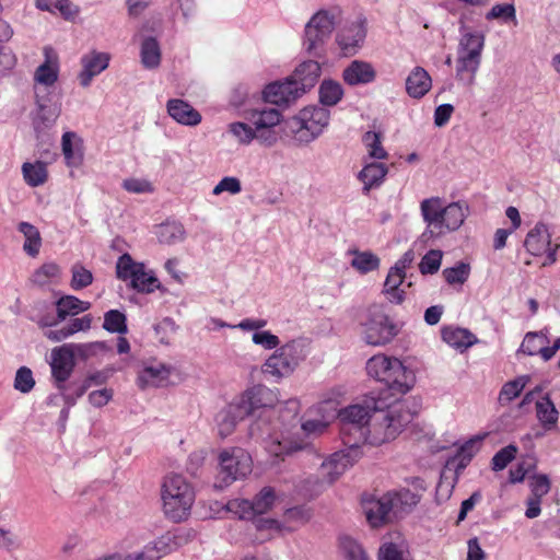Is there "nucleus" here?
I'll use <instances>...</instances> for the list:
<instances>
[{
  "label": "nucleus",
  "instance_id": "obj_1",
  "mask_svg": "<svg viewBox=\"0 0 560 560\" xmlns=\"http://www.w3.org/2000/svg\"><path fill=\"white\" fill-rule=\"evenodd\" d=\"M326 424L319 420H308L300 425L299 404L290 400L279 409L277 421L270 425L261 418L250 425V435L261 439L266 450L273 456L289 455L303 448L300 431L315 433L323 431Z\"/></svg>",
  "mask_w": 560,
  "mask_h": 560
},
{
  "label": "nucleus",
  "instance_id": "obj_2",
  "mask_svg": "<svg viewBox=\"0 0 560 560\" xmlns=\"http://www.w3.org/2000/svg\"><path fill=\"white\" fill-rule=\"evenodd\" d=\"M387 397L368 395L362 404L350 405L338 412L339 433L342 443L350 450L358 448L365 440L366 424L372 418V410L388 407Z\"/></svg>",
  "mask_w": 560,
  "mask_h": 560
},
{
  "label": "nucleus",
  "instance_id": "obj_3",
  "mask_svg": "<svg viewBox=\"0 0 560 560\" xmlns=\"http://www.w3.org/2000/svg\"><path fill=\"white\" fill-rule=\"evenodd\" d=\"M366 372L370 376L385 384L384 389L373 393L375 396L387 397V401L396 398V395L408 393L416 382L412 370L406 368L397 358L385 354H376L369 359Z\"/></svg>",
  "mask_w": 560,
  "mask_h": 560
},
{
  "label": "nucleus",
  "instance_id": "obj_4",
  "mask_svg": "<svg viewBox=\"0 0 560 560\" xmlns=\"http://www.w3.org/2000/svg\"><path fill=\"white\" fill-rule=\"evenodd\" d=\"M389 406L384 409L372 410V423L365 431V440L362 444L380 446L395 440L404 428L413 419V413L405 402H398V398L388 400Z\"/></svg>",
  "mask_w": 560,
  "mask_h": 560
},
{
  "label": "nucleus",
  "instance_id": "obj_5",
  "mask_svg": "<svg viewBox=\"0 0 560 560\" xmlns=\"http://www.w3.org/2000/svg\"><path fill=\"white\" fill-rule=\"evenodd\" d=\"M460 37L457 45L456 78L471 85L481 65L486 36L482 32L472 31L460 22Z\"/></svg>",
  "mask_w": 560,
  "mask_h": 560
},
{
  "label": "nucleus",
  "instance_id": "obj_6",
  "mask_svg": "<svg viewBox=\"0 0 560 560\" xmlns=\"http://www.w3.org/2000/svg\"><path fill=\"white\" fill-rule=\"evenodd\" d=\"M162 501L164 514L173 522H182L189 514L195 492L185 477L171 474L162 485Z\"/></svg>",
  "mask_w": 560,
  "mask_h": 560
},
{
  "label": "nucleus",
  "instance_id": "obj_7",
  "mask_svg": "<svg viewBox=\"0 0 560 560\" xmlns=\"http://www.w3.org/2000/svg\"><path fill=\"white\" fill-rule=\"evenodd\" d=\"M308 342L293 339L280 346L262 365V372L280 380L290 376L308 355Z\"/></svg>",
  "mask_w": 560,
  "mask_h": 560
},
{
  "label": "nucleus",
  "instance_id": "obj_8",
  "mask_svg": "<svg viewBox=\"0 0 560 560\" xmlns=\"http://www.w3.org/2000/svg\"><path fill=\"white\" fill-rule=\"evenodd\" d=\"M362 338L371 346H385L389 343L397 335L398 327L389 318L383 305H370L361 320Z\"/></svg>",
  "mask_w": 560,
  "mask_h": 560
},
{
  "label": "nucleus",
  "instance_id": "obj_9",
  "mask_svg": "<svg viewBox=\"0 0 560 560\" xmlns=\"http://www.w3.org/2000/svg\"><path fill=\"white\" fill-rule=\"evenodd\" d=\"M219 471L214 487L224 489L252 471V457L241 447L223 450L219 455Z\"/></svg>",
  "mask_w": 560,
  "mask_h": 560
},
{
  "label": "nucleus",
  "instance_id": "obj_10",
  "mask_svg": "<svg viewBox=\"0 0 560 560\" xmlns=\"http://www.w3.org/2000/svg\"><path fill=\"white\" fill-rule=\"evenodd\" d=\"M335 16L328 11H318L305 25L303 47L313 57L320 58L335 30Z\"/></svg>",
  "mask_w": 560,
  "mask_h": 560
},
{
  "label": "nucleus",
  "instance_id": "obj_11",
  "mask_svg": "<svg viewBox=\"0 0 560 560\" xmlns=\"http://www.w3.org/2000/svg\"><path fill=\"white\" fill-rule=\"evenodd\" d=\"M116 276L139 293H152L161 288L159 279L152 270H147L143 262H137L129 254H122L116 264Z\"/></svg>",
  "mask_w": 560,
  "mask_h": 560
},
{
  "label": "nucleus",
  "instance_id": "obj_12",
  "mask_svg": "<svg viewBox=\"0 0 560 560\" xmlns=\"http://www.w3.org/2000/svg\"><path fill=\"white\" fill-rule=\"evenodd\" d=\"M329 117V110L324 107H305L292 118L290 128L300 142L308 143L322 133Z\"/></svg>",
  "mask_w": 560,
  "mask_h": 560
},
{
  "label": "nucleus",
  "instance_id": "obj_13",
  "mask_svg": "<svg viewBox=\"0 0 560 560\" xmlns=\"http://www.w3.org/2000/svg\"><path fill=\"white\" fill-rule=\"evenodd\" d=\"M36 110L32 114V125L39 133L51 128L61 113L60 97L52 91L43 92L35 88Z\"/></svg>",
  "mask_w": 560,
  "mask_h": 560
},
{
  "label": "nucleus",
  "instance_id": "obj_14",
  "mask_svg": "<svg viewBox=\"0 0 560 560\" xmlns=\"http://www.w3.org/2000/svg\"><path fill=\"white\" fill-rule=\"evenodd\" d=\"M72 345L66 343L51 350V376L59 390L66 389V382L71 376L75 366Z\"/></svg>",
  "mask_w": 560,
  "mask_h": 560
},
{
  "label": "nucleus",
  "instance_id": "obj_15",
  "mask_svg": "<svg viewBox=\"0 0 560 560\" xmlns=\"http://www.w3.org/2000/svg\"><path fill=\"white\" fill-rule=\"evenodd\" d=\"M420 211L424 223L427 224L425 231L421 237L428 241L433 237L442 236V221L444 205L441 198L431 197L423 199L420 203Z\"/></svg>",
  "mask_w": 560,
  "mask_h": 560
},
{
  "label": "nucleus",
  "instance_id": "obj_16",
  "mask_svg": "<svg viewBox=\"0 0 560 560\" xmlns=\"http://www.w3.org/2000/svg\"><path fill=\"white\" fill-rule=\"evenodd\" d=\"M302 94L288 77L283 81H276L266 85L262 91V98L266 103H270L280 107H287L294 103Z\"/></svg>",
  "mask_w": 560,
  "mask_h": 560
},
{
  "label": "nucleus",
  "instance_id": "obj_17",
  "mask_svg": "<svg viewBox=\"0 0 560 560\" xmlns=\"http://www.w3.org/2000/svg\"><path fill=\"white\" fill-rule=\"evenodd\" d=\"M271 392L264 386H255L246 390L238 400L234 401L240 411H245V418L254 415L257 409L271 405Z\"/></svg>",
  "mask_w": 560,
  "mask_h": 560
},
{
  "label": "nucleus",
  "instance_id": "obj_18",
  "mask_svg": "<svg viewBox=\"0 0 560 560\" xmlns=\"http://www.w3.org/2000/svg\"><path fill=\"white\" fill-rule=\"evenodd\" d=\"M342 79L350 86L365 85L376 79V71L370 62L357 59L343 69Z\"/></svg>",
  "mask_w": 560,
  "mask_h": 560
},
{
  "label": "nucleus",
  "instance_id": "obj_19",
  "mask_svg": "<svg viewBox=\"0 0 560 560\" xmlns=\"http://www.w3.org/2000/svg\"><path fill=\"white\" fill-rule=\"evenodd\" d=\"M167 114L184 126L195 127L201 122V114L188 102L180 98H171L166 104Z\"/></svg>",
  "mask_w": 560,
  "mask_h": 560
},
{
  "label": "nucleus",
  "instance_id": "obj_20",
  "mask_svg": "<svg viewBox=\"0 0 560 560\" xmlns=\"http://www.w3.org/2000/svg\"><path fill=\"white\" fill-rule=\"evenodd\" d=\"M320 65L316 60H307L300 63L290 75L296 88L303 95L317 83L320 77Z\"/></svg>",
  "mask_w": 560,
  "mask_h": 560
},
{
  "label": "nucleus",
  "instance_id": "obj_21",
  "mask_svg": "<svg viewBox=\"0 0 560 560\" xmlns=\"http://www.w3.org/2000/svg\"><path fill=\"white\" fill-rule=\"evenodd\" d=\"M109 56L105 52L92 51L81 59L82 71L79 73V81L83 88L91 84L92 79L108 67Z\"/></svg>",
  "mask_w": 560,
  "mask_h": 560
},
{
  "label": "nucleus",
  "instance_id": "obj_22",
  "mask_svg": "<svg viewBox=\"0 0 560 560\" xmlns=\"http://www.w3.org/2000/svg\"><path fill=\"white\" fill-rule=\"evenodd\" d=\"M392 501L387 493L378 499H372L364 503L363 510L369 523L377 527L384 523L390 522L394 517L390 511Z\"/></svg>",
  "mask_w": 560,
  "mask_h": 560
},
{
  "label": "nucleus",
  "instance_id": "obj_23",
  "mask_svg": "<svg viewBox=\"0 0 560 560\" xmlns=\"http://www.w3.org/2000/svg\"><path fill=\"white\" fill-rule=\"evenodd\" d=\"M551 245V234L549 233L548 226L538 222L527 233L524 242L526 250L533 256L542 255L547 248Z\"/></svg>",
  "mask_w": 560,
  "mask_h": 560
},
{
  "label": "nucleus",
  "instance_id": "obj_24",
  "mask_svg": "<svg viewBox=\"0 0 560 560\" xmlns=\"http://www.w3.org/2000/svg\"><path fill=\"white\" fill-rule=\"evenodd\" d=\"M366 36V31L362 23H352L342 28L336 37V40L345 54H354L361 46Z\"/></svg>",
  "mask_w": 560,
  "mask_h": 560
},
{
  "label": "nucleus",
  "instance_id": "obj_25",
  "mask_svg": "<svg viewBox=\"0 0 560 560\" xmlns=\"http://www.w3.org/2000/svg\"><path fill=\"white\" fill-rule=\"evenodd\" d=\"M387 173L388 167L381 162L365 163L358 174V179L363 184V194L368 195L371 189L380 187Z\"/></svg>",
  "mask_w": 560,
  "mask_h": 560
},
{
  "label": "nucleus",
  "instance_id": "obj_26",
  "mask_svg": "<svg viewBox=\"0 0 560 560\" xmlns=\"http://www.w3.org/2000/svg\"><path fill=\"white\" fill-rule=\"evenodd\" d=\"M351 465L349 454L337 452L330 455L320 466V476L328 483L336 481Z\"/></svg>",
  "mask_w": 560,
  "mask_h": 560
},
{
  "label": "nucleus",
  "instance_id": "obj_27",
  "mask_svg": "<svg viewBox=\"0 0 560 560\" xmlns=\"http://www.w3.org/2000/svg\"><path fill=\"white\" fill-rule=\"evenodd\" d=\"M468 215V206L465 202L456 201L444 206L442 235L457 231Z\"/></svg>",
  "mask_w": 560,
  "mask_h": 560
},
{
  "label": "nucleus",
  "instance_id": "obj_28",
  "mask_svg": "<svg viewBox=\"0 0 560 560\" xmlns=\"http://www.w3.org/2000/svg\"><path fill=\"white\" fill-rule=\"evenodd\" d=\"M442 339L451 347L464 351L477 343L476 336L466 328L447 326L441 330Z\"/></svg>",
  "mask_w": 560,
  "mask_h": 560
},
{
  "label": "nucleus",
  "instance_id": "obj_29",
  "mask_svg": "<svg viewBox=\"0 0 560 560\" xmlns=\"http://www.w3.org/2000/svg\"><path fill=\"white\" fill-rule=\"evenodd\" d=\"M431 85V77L422 67H416L406 79V91L413 98L423 97Z\"/></svg>",
  "mask_w": 560,
  "mask_h": 560
},
{
  "label": "nucleus",
  "instance_id": "obj_30",
  "mask_svg": "<svg viewBox=\"0 0 560 560\" xmlns=\"http://www.w3.org/2000/svg\"><path fill=\"white\" fill-rule=\"evenodd\" d=\"M172 372V368L163 363L145 366L138 376L139 386H162L167 381Z\"/></svg>",
  "mask_w": 560,
  "mask_h": 560
},
{
  "label": "nucleus",
  "instance_id": "obj_31",
  "mask_svg": "<svg viewBox=\"0 0 560 560\" xmlns=\"http://www.w3.org/2000/svg\"><path fill=\"white\" fill-rule=\"evenodd\" d=\"M481 438L477 436L465 442L458 450L457 453L447 460V466L455 468L456 475H459L467 465L471 462L472 457L479 450Z\"/></svg>",
  "mask_w": 560,
  "mask_h": 560
},
{
  "label": "nucleus",
  "instance_id": "obj_32",
  "mask_svg": "<svg viewBox=\"0 0 560 560\" xmlns=\"http://www.w3.org/2000/svg\"><path fill=\"white\" fill-rule=\"evenodd\" d=\"M387 497H389L392 501L390 511L393 517H398L402 514L409 513L419 502V497L409 489L387 492Z\"/></svg>",
  "mask_w": 560,
  "mask_h": 560
},
{
  "label": "nucleus",
  "instance_id": "obj_33",
  "mask_svg": "<svg viewBox=\"0 0 560 560\" xmlns=\"http://www.w3.org/2000/svg\"><path fill=\"white\" fill-rule=\"evenodd\" d=\"M245 419V411H240L234 402L230 404L226 408L221 410L217 416L219 434L222 438L230 435L236 423Z\"/></svg>",
  "mask_w": 560,
  "mask_h": 560
},
{
  "label": "nucleus",
  "instance_id": "obj_34",
  "mask_svg": "<svg viewBox=\"0 0 560 560\" xmlns=\"http://www.w3.org/2000/svg\"><path fill=\"white\" fill-rule=\"evenodd\" d=\"M90 302L82 301L74 295H65L56 302L58 320L61 322H63L68 316H75L90 310Z\"/></svg>",
  "mask_w": 560,
  "mask_h": 560
},
{
  "label": "nucleus",
  "instance_id": "obj_35",
  "mask_svg": "<svg viewBox=\"0 0 560 560\" xmlns=\"http://www.w3.org/2000/svg\"><path fill=\"white\" fill-rule=\"evenodd\" d=\"M406 272L392 267L384 283V292L389 295V301L400 304L405 300V292L399 289L402 284Z\"/></svg>",
  "mask_w": 560,
  "mask_h": 560
},
{
  "label": "nucleus",
  "instance_id": "obj_36",
  "mask_svg": "<svg viewBox=\"0 0 560 560\" xmlns=\"http://www.w3.org/2000/svg\"><path fill=\"white\" fill-rule=\"evenodd\" d=\"M58 65L56 62L52 63L49 58H47L34 73V81L39 85H36L35 88H40L43 92L50 91L49 88H51L58 80Z\"/></svg>",
  "mask_w": 560,
  "mask_h": 560
},
{
  "label": "nucleus",
  "instance_id": "obj_37",
  "mask_svg": "<svg viewBox=\"0 0 560 560\" xmlns=\"http://www.w3.org/2000/svg\"><path fill=\"white\" fill-rule=\"evenodd\" d=\"M18 230L25 237V242L23 245V249L25 250V253L31 257L37 256L42 245V237L38 229L28 222H20L18 225Z\"/></svg>",
  "mask_w": 560,
  "mask_h": 560
},
{
  "label": "nucleus",
  "instance_id": "obj_38",
  "mask_svg": "<svg viewBox=\"0 0 560 560\" xmlns=\"http://www.w3.org/2000/svg\"><path fill=\"white\" fill-rule=\"evenodd\" d=\"M22 174L25 183L31 187L45 184L48 177L46 164L42 161L25 162L22 165Z\"/></svg>",
  "mask_w": 560,
  "mask_h": 560
},
{
  "label": "nucleus",
  "instance_id": "obj_39",
  "mask_svg": "<svg viewBox=\"0 0 560 560\" xmlns=\"http://www.w3.org/2000/svg\"><path fill=\"white\" fill-rule=\"evenodd\" d=\"M141 62L144 68L154 69L161 62V49L159 42L152 37H145L141 43Z\"/></svg>",
  "mask_w": 560,
  "mask_h": 560
},
{
  "label": "nucleus",
  "instance_id": "obj_40",
  "mask_svg": "<svg viewBox=\"0 0 560 560\" xmlns=\"http://www.w3.org/2000/svg\"><path fill=\"white\" fill-rule=\"evenodd\" d=\"M354 257L351 260V267L360 273L365 275L380 268V258L370 250L360 252L358 249L349 250Z\"/></svg>",
  "mask_w": 560,
  "mask_h": 560
},
{
  "label": "nucleus",
  "instance_id": "obj_41",
  "mask_svg": "<svg viewBox=\"0 0 560 560\" xmlns=\"http://www.w3.org/2000/svg\"><path fill=\"white\" fill-rule=\"evenodd\" d=\"M536 413L544 428L550 429L556 425L559 419V411L551 401L549 395L536 402Z\"/></svg>",
  "mask_w": 560,
  "mask_h": 560
},
{
  "label": "nucleus",
  "instance_id": "obj_42",
  "mask_svg": "<svg viewBox=\"0 0 560 560\" xmlns=\"http://www.w3.org/2000/svg\"><path fill=\"white\" fill-rule=\"evenodd\" d=\"M281 113L276 108L255 109L250 114V120L256 129H271L280 124Z\"/></svg>",
  "mask_w": 560,
  "mask_h": 560
},
{
  "label": "nucleus",
  "instance_id": "obj_43",
  "mask_svg": "<svg viewBox=\"0 0 560 560\" xmlns=\"http://www.w3.org/2000/svg\"><path fill=\"white\" fill-rule=\"evenodd\" d=\"M156 236L162 244H175L184 240L185 229L178 222H167L159 226Z\"/></svg>",
  "mask_w": 560,
  "mask_h": 560
},
{
  "label": "nucleus",
  "instance_id": "obj_44",
  "mask_svg": "<svg viewBox=\"0 0 560 560\" xmlns=\"http://www.w3.org/2000/svg\"><path fill=\"white\" fill-rule=\"evenodd\" d=\"M343 95L341 84L334 80H324L319 86V101L323 105L334 106Z\"/></svg>",
  "mask_w": 560,
  "mask_h": 560
},
{
  "label": "nucleus",
  "instance_id": "obj_45",
  "mask_svg": "<svg viewBox=\"0 0 560 560\" xmlns=\"http://www.w3.org/2000/svg\"><path fill=\"white\" fill-rule=\"evenodd\" d=\"M528 381H529L528 375H522V376L516 377L513 381L505 383L503 385V387L501 388V392L499 395L500 404L505 405V404L511 402L514 398H516L522 393V390L524 389V387L526 386Z\"/></svg>",
  "mask_w": 560,
  "mask_h": 560
},
{
  "label": "nucleus",
  "instance_id": "obj_46",
  "mask_svg": "<svg viewBox=\"0 0 560 560\" xmlns=\"http://www.w3.org/2000/svg\"><path fill=\"white\" fill-rule=\"evenodd\" d=\"M127 318L118 310H110L104 315L103 328L112 334H126L128 331Z\"/></svg>",
  "mask_w": 560,
  "mask_h": 560
},
{
  "label": "nucleus",
  "instance_id": "obj_47",
  "mask_svg": "<svg viewBox=\"0 0 560 560\" xmlns=\"http://www.w3.org/2000/svg\"><path fill=\"white\" fill-rule=\"evenodd\" d=\"M378 560H411L410 553L402 544L384 542L378 550Z\"/></svg>",
  "mask_w": 560,
  "mask_h": 560
},
{
  "label": "nucleus",
  "instance_id": "obj_48",
  "mask_svg": "<svg viewBox=\"0 0 560 560\" xmlns=\"http://www.w3.org/2000/svg\"><path fill=\"white\" fill-rule=\"evenodd\" d=\"M442 273L448 284H464L469 278L470 266L459 261L454 267L445 268Z\"/></svg>",
  "mask_w": 560,
  "mask_h": 560
},
{
  "label": "nucleus",
  "instance_id": "obj_49",
  "mask_svg": "<svg viewBox=\"0 0 560 560\" xmlns=\"http://www.w3.org/2000/svg\"><path fill=\"white\" fill-rule=\"evenodd\" d=\"M74 357L86 361L90 358L97 355L100 352L107 350V345L104 341H93L88 343H71Z\"/></svg>",
  "mask_w": 560,
  "mask_h": 560
},
{
  "label": "nucleus",
  "instance_id": "obj_50",
  "mask_svg": "<svg viewBox=\"0 0 560 560\" xmlns=\"http://www.w3.org/2000/svg\"><path fill=\"white\" fill-rule=\"evenodd\" d=\"M363 143L368 149L371 159L383 160L387 158V152L382 147L381 135L374 131H368L363 136Z\"/></svg>",
  "mask_w": 560,
  "mask_h": 560
},
{
  "label": "nucleus",
  "instance_id": "obj_51",
  "mask_svg": "<svg viewBox=\"0 0 560 560\" xmlns=\"http://www.w3.org/2000/svg\"><path fill=\"white\" fill-rule=\"evenodd\" d=\"M486 19L489 21L502 20L503 22H513L515 25L517 24L516 10L513 3H501L493 5L492 9L486 14Z\"/></svg>",
  "mask_w": 560,
  "mask_h": 560
},
{
  "label": "nucleus",
  "instance_id": "obj_52",
  "mask_svg": "<svg viewBox=\"0 0 560 560\" xmlns=\"http://www.w3.org/2000/svg\"><path fill=\"white\" fill-rule=\"evenodd\" d=\"M228 128H229V132L242 145H248L253 140H255V129L245 122H242V121L231 122Z\"/></svg>",
  "mask_w": 560,
  "mask_h": 560
},
{
  "label": "nucleus",
  "instance_id": "obj_53",
  "mask_svg": "<svg viewBox=\"0 0 560 560\" xmlns=\"http://www.w3.org/2000/svg\"><path fill=\"white\" fill-rule=\"evenodd\" d=\"M276 495L275 491L270 487H265L252 501L256 515L267 513L273 505Z\"/></svg>",
  "mask_w": 560,
  "mask_h": 560
},
{
  "label": "nucleus",
  "instance_id": "obj_54",
  "mask_svg": "<svg viewBox=\"0 0 560 560\" xmlns=\"http://www.w3.org/2000/svg\"><path fill=\"white\" fill-rule=\"evenodd\" d=\"M443 253L440 249L429 250L421 259L419 269L422 275H434L439 271Z\"/></svg>",
  "mask_w": 560,
  "mask_h": 560
},
{
  "label": "nucleus",
  "instance_id": "obj_55",
  "mask_svg": "<svg viewBox=\"0 0 560 560\" xmlns=\"http://www.w3.org/2000/svg\"><path fill=\"white\" fill-rule=\"evenodd\" d=\"M71 288L73 290H81L89 287L93 282V275L90 270L80 264H74L71 268Z\"/></svg>",
  "mask_w": 560,
  "mask_h": 560
},
{
  "label": "nucleus",
  "instance_id": "obj_56",
  "mask_svg": "<svg viewBox=\"0 0 560 560\" xmlns=\"http://www.w3.org/2000/svg\"><path fill=\"white\" fill-rule=\"evenodd\" d=\"M340 546L348 560H369L362 546L351 537L341 538Z\"/></svg>",
  "mask_w": 560,
  "mask_h": 560
},
{
  "label": "nucleus",
  "instance_id": "obj_57",
  "mask_svg": "<svg viewBox=\"0 0 560 560\" xmlns=\"http://www.w3.org/2000/svg\"><path fill=\"white\" fill-rule=\"evenodd\" d=\"M35 386L31 369L21 366L15 374L14 388L23 394L30 393Z\"/></svg>",
  "mask_w": 560,
  "mask_h": 560
},
{
  "label": "nucleus",
  "instance_id": "obj_58",
  "mask_svg": "<svg viewBox=\"0 0 560 560\" xmlns=\"http://www.w3.org/2000/svg\"><path fill=\"white\" fill-rule=\"evenodd\" d=\"M517 447L510 444L494 454L492 457V469L498 471L504 469L514 458Z\"/></svg>",
  "mask_w": 560,
  "mask_h": 560
},
{
  "label": "nucleus",
  "instance_id": "obj_59",
  "mask_svg": "<svg viewBox=\"0 0 560 560\" xmlns=\"http://www.w3.org/2000/svg\"><path fill=\"white\" fill-rule=\"evenodd\" d=\"M73 132H65L61 138L62 153L68 165L78 166L82 162V155L75 153L72 145Z\"/></svg>",
  "mask_w": 560,
  "mask_h": 560
},
{
  "label": "nucleus",
  "instance_id": "obj_60",
  "mask_svg": "<svg viewBox=\"0 0 560 560\" xmlns=\"http://www.w3.org/2000/svg\"><path fill=\"white\" fill-rule=\"evenodd\" d=\"M228 510L237 514L242 520H252L257 516L252 501L245 499L230 501Z\"/></svg>",
  "mask_w": 560,
  "mask_h": 560
},
{
  "label": "nucleus",
  "instance_id": "obj_61",
  "mask_svg": "<svg viewBox=\"0 0 560 560\" xmlns=\"http://www.w3.org/2000/svg\"><path fill=\"white\" fill-rule=\"evenodd\" d=\"M529 487L532 491V497L542 499V497H545L550 491V479L545 474H535L530 476Z\"/></svg>",
  "mask_w": 560,
  "mask_h": 560
},
{
  "label": "nucleus",
  "instance_id": "obj_62",
  "mask_svg": "<svg viewBox=\"0 0 560 560\" xmlns=\"http://www.w3.org/2000/svg\"><path fill=\"white\" fill-rule=\"evenodd\" d=\"M60 272L58 265L54 262L44 264L33 275V281L36 284L44 285L49 279L56 278Z\"/></svg>",
  "mask_w": 560,
  "mask_h": 560
},
{
  "label": "nucleus",
  "instance_id": "obj_63",
  "mask_svg": "<svg viewBox=\"0 0 560 560\" xmlns=\"http://www.w3.org/2000/svg\"><path fill=\"white\" fill-rule=\"evenodd\" d=\"M252 340L255 345L261 346L266 350H277L280 345L278 336L271 334L268 330L255 331L253 334Z\"/></svg>",
  "mask_w": 560,
  "mask_h": 560
},
{
  "label": "nucleus",
  "instance_id": "obj_64",
  "mask_svg": "<svg viewBox=\"0 0 560 560\" xmlns=\"http://www.w3.org/2000/svg\"><path fill=\"white\" fill-rule=\"evenodd\" d=\"M242 185L238 178L233 176L223 177L213 188L212 194L218 196L223 191H228L232 195L241 192Z\"/></svg>",
  "mask_w": 560,
  "mask_h": 560
}]
</instances>
